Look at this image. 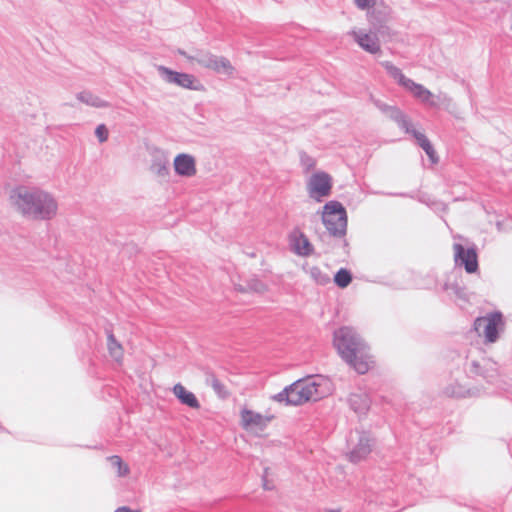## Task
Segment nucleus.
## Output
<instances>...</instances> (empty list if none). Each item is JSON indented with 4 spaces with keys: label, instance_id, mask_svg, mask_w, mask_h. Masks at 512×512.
<instances>
[{
    "label": "nucleus",
    "instance_id": "nucleus-1",
    "mask_svg": "<svg viewBox=\"0 0 512 512\" xmlns=\"http://www.w3.org/2000/svg\"><path fill=\"white\" fill-rule=\"evenodd\" d=\"M9 198L23 217L35 221H50L58 212L56 198L40 187L17 185L10 191Z\"/></svg>",
    "mask_w": 512,
    "mask_h": 512
},
{
    "label": "nucleus",
    "instance_id": "nucleus-2",
    "mask_svg": "<svg viewBox=\"0 0 512 512\" xmlns=\"http://www.w3.org/2000/svg\"><path fill=\"white\" fill-rule=\"evenodd\" d=\"M333 344L340 357L358 374H365L371 368L370 348L360 334L348 326L335 330Z\"/></svg>",
    "mask_w": 512,
    "mask_h": 512
},
{
    "label": "nucleus",
    "instance_id": "nucleus-3",
    "mask_svg": "<svg viewBox=\"0 0 512 512\" xmlns=\"http://www.w3.org/2000/svg\"><path fill=\"white\" fill-rule=\"evenodd\" d=\"M330 394L329 381L320 375L298 379L272 397L287 406H300L309 401H318Z\"/></svg>",
    "mask_w": 512,
    "mask_h": 512
},
{
    "label": "nucleus",
    "instance_id": "nucleus-4",
    "mask_svg": "<svg viewBox=\"0 0 512 512\" xmlns=\"http://www.w3.org/2000/svg\"><path fill=\"white\" fill-rule=\"evenodd\" d=\"M322 222L331 236L342 239V248L349 252L347 234L348 215L346 208L337 200L327 202L323 207Z\"/></svg>",
    "mask_w": 512,
    "mask_h": 512
},
{
    "label": "nucleus",
    "instance_id": "nucleus-5",
    "mask_svg": "<svg viewBox=\"0 0 512 512\" xmlns=\"http://www.w3.org/2000/svg\"><path fill=\"white\" fill-rule=\"evenodd\" d=\"M375 445V438L369 431L354 430L347 438L348 460L352 463H359L366 459Z\"/></svg>",
    "mask_w": 512,
    "mask_h": 512
},
{
    "label": "nucleus",
    "instance_id": "nucleus-6",
    "mask_svg": "<svg viewBox=\"0 0 512 512\" xmlns=\"http://www.w3.org/2000/svg\"><path fill=\"white\" fill-rule=\"evenodd\" d=\"M465 371L469 377H480L485 380L486 383L495 385L497 388H503V384H505L501 380L498 364L489 358L472 360L465 367Z\"/></svg>",
    "mask_w": 512,
    "mask_h": 512
},
{
    "label": "nucleus",
    "instance_id": "nucleus-7",
    "mask_svg": "<svg viewBox=\"0 0 512 512\" xmlns=\"http://www.w3.org/2000/svg\"><path fill=\"white\" fill-rule=\"evenodd\" d=\"M505 322L504 316L501 311H493L487 313L485 316L477 317L474 321V329L481 335L480 331L483 330V337L486 343H495L504 330Z\"/></svg>",
    "mask_w": 512,
    "mask_h": 512
},
{
    "label": "nucleus",
    "instance_id": "nucleus-8",
    "mask_svg": "<svg viewBox=\"0 0 512 512\" xmlns=\"http://www.w3.org/2000/svg\"><path fill=\"white\" fill-rule=\"evenodd\" d=\"M192 58L201 67L213 70L218 74L232 75L234 72V67L226 57L216 56L209 51L195 50Z\"/></svg>",
    "mask_w": 512,
    "mask_h": 512
},
{
    "label": "nucleus",
    "instance_id": "nucleus-9",
    "mask_svg": "<svg viewBox=\"0 0 512 512\" xmlns=\"http://www.w3.org/2000/svg\"><path fill=\"white\" fill-rule=\"evenodd\" d=\"M455 265L463 267L466 273L473 274L479 270L478 249L476 244L467 247L460 243L453 244Z\"/></svg>",
    "mask_w": 512,
    "mask_h": 512
},
{
    "label": "nucleus",
    "instance_id": "nucleus-10",
    "mask_svg": "<svg viewBox=\"0 0 512 512\" xmlns=\"http://www.w3.org/2000/svg\"><path fill=\"white\" fill-rule=\"evenodd\" d=\"M333 187V179L330 174L324 171L315 172L307 184L309 197L316 202H322L330 196Z\"/></svg>",
    "mask_w": 512,
    "mask_h": 512
},
{
    "label": "nucleus",
    "instance_id": "nucleus-11",
    "mask_svg": "<svg viewBox=\"0 0 512 512\" xmlns=\"http://www.w3.org/2000/svg\"><path fill=\"white\" fill-rule=\"evenodd\" d=\"M157 69L161 78L169 84H174L181 88L195 91H198L203 87L192 74L178 72L163 65L158 66Z\"/></svg>",
    "mask_w": 512,
    "mask_h": 512
},
{
    "label": "nucleus",
    "instance_id": "nucleus-12",
    "mask_svg": "<svg viewBox=\"0 0 512 512\" xmlns=\"http://www.w3.org/2000/svg\"><path fill=\"white\" fill-rule=\"evenodd\" d=\"M354 41L367 53L377 54L381 52L380 41L377 32H365L364 30H352L349 32Z\"/></svg>",
    "mask_w": 512,
    "mask_h": 512
},
{
    "label": "nucleus",
    "instance_id": "nucleus-13",
    "mask_svg": "<svg viewBox=\"0 0 512 512\" xmlns=\"http://www.w3.org/2000/svg\"><path fill=\"white\" fill-rule=\"evenodd\" d=\"M289 244L292 251L298 256L309 257L314 253L312 243L299 228H295L290 232Z\"/></svg>",
    "mask_w": 512,
    "mask_h": 512
},
{
    "label": "nucleus",
    "instance_id": "nucleus-14",
    "mask_svg": "<svg viewBox=\"0 0 512 512\" xmlns=\"http://www.w3.org/2000/svg\"><path fill=\"white\" fill-rule=\"evenodd\" d=\"M390 17V8L385 5H374L368 10V21L373 29L379 33L384 34L387 30V22Z\"/></svg>",
    "mask_w": 512,
    "mask_h": 512
},
{
    "label": "nucleus",
    "instance_id": "nucleus-15",
    "mask_svg": "<svg viewBox=\"0 0 512 512\" xmlns=\"http://www.w3.org/2000/svg\"><path fill=\"white\" fill-rule=\"evenodd\" d=\"M443 393L452 398H472L479 397L482 390L478 387H466L458 380H453L444 387Z\"/></svg>",
    "mask_w": 512,
    "mask_h": 512
},
{
    "label": "nucleus",
    "instance_id": "nucleus-16",
    "mask_svg": "<svg viewBox=\"0 0 512 512\" xmlns=\"http://www.w3.org/2000/svg\"><path fill=\"white\" fill-rule=\"evenodd\" d=\"M272 418L273 416H263L262 414L247 408H244L241 411L242 426L245 429L257 428L264 430Z\"/></svg>",
    "mask_w": 512,
    "mask_h": 512
},
{
    "label": "nucleus",
    "instance_id": "nucleus-17",
    "mask_svg": "<svg viewBox=\"0 0 512 512\" xmlns=\"http://www.w3.org/2000/svg\"><path fill=\"white\" fill-rule=\"evenodd\" d=\"M175 173L181 177H192L196 174L195 158L187 153H180L174 158Z\"/></svg>",
    "mask_w": 512,
    "mask_h": 512
},
{
    "label": "nucleus",
    "instance_id": "nucleus-18",
    "mask_svg": "<svg viewBox=\"0 0 512 512\" xmlns=\"http://www.w3.org/2000/svg\"><path fill=\"white\" fill-rule=\"evenodd\" d=\"M349 407L358 415H365L371 406V400L367 393H351L348 397Z\"/></svg>",
    "mask_w": 512,
    "mask_h": 512
},
{
    "label": "nucleus",
    "instance_id": "nucleus-19",
    "mask_svg": "<svg viewBox=\"0 0 512 512\" xmlns=\"http://www.w3.org/2000/svg\"><path fill=\"white\" fill-rule=\"evenodd\" d=\"M404 89L410 92L419 101L429 104L432 107L437 106V104L432 100L433 94L422 84L416 83L410 79Z\"/></svg>",
    "mask_w": 512,
    "mask_h": 512
},
{
    "label": "nucleus",
    "instance_id": "nucleus-20",
    "mask_svg": "<svg viewBox=\"0 0 512 512\" xmlns=\"http://www.w3.org/2000/svg\"><path fill=\"white\" fill-rule=\"evenodd\" d=\"M172 391L181 404L192 409L200 408V402L195 394L187 390L181 383L175 384Z\"/></svg>",
    "mask_w": 512,
    "mask_h": 512
},
{
    "label": "nucleus",
    "instance_id": "nucleus-21",
    "mask_svg": "<svg viewBox=\"0 0 512 512\" xmlns=\"http://www.w3.org/2000/svg\"><path fill=\"white\" fill-rule=\"evenodd\" d=\"M407 134L412 135L416 139L417 144L424 150L432 164L438 163L439 158L436 154V151L424 133L419 132L412 127L410 131L407 132Z\"/></svg>",
    "mask_w": 512,
    "mask_h": 512
},
{
    "label": "nucleus",
    "instance_id": "nucleus-22",
    "mask_svg": "<svg viewBox=\"0 0 512 512\" xmlns=\"http://www.w3.org/2000/svg\"><path fill=\"white\" fill-rule=\"evenodd\" d=\"M107 333V349L109 355L117 362L123 361L124 349L122 344L116 339L112 330L106 329Z\"/></svg>",
    "mask_w": 512,
    "mask_h": 512
},
{
    "label": "nucleus",
    "instance_id": "nucleus-23",
    "mask_svg": "<svg viewBox=\"0 0 512 512\" xmlns=\"http://www.w3.org/2000/svg\"><path fill=\"white\" fill-rule=\"evenodd\" d=\"M386 116L392 121H394L397 124V126L405 133L410 131V129L412 128V124L408 117L397 106L392 105L389 111L387 112Z\"/></svg>",
    "mask_w": 512,
    "mask_h": 512
},
{
    "label": "nucleus",
    "instance_id": "nucleus-24",
    "mask_svg": "<svg viewBox=\"0 0 512 512\" xmlns=\"http://www.w3.org/2000/svg\"><path fill=\"white\" fill-rule=\"evenodd\" d=\"M381 65L382 67L386 70V72L388 73V75L390 77H392L399 86L401 87H405L407 85V83L409 82L410 78L406 77L400 68H398L397 66H395L392 62L390 61H383L381 62Z\"/></svg>",
    "mask_w": 512,
    "mask_h": 512
},
{
    "label": "nucleus",
    "instance_id": "nucleus-25",
    "mask_svg": "<svg viewBox=\"0 0 512 512\" xmlns=\"http://www.w3.org/2000/svg\"><path fill=\"white\" fill-rule=\"evenodd\" d=\"M76 97H77V99L80 102L85 103L88 106H92V107H96V108H107V107H109V103L107 101H105V100L101 99L100 97L94 95L90 91L79 92L76 95Z\"/></svg>",
    "mask_w": 512,
    "mask_h": 512
},
{
    "label": "nucleus",
    "instance_id": "nucleus-26",
    "mask_svg": "<svg viewBox=\"0 0 512 512\" xmlns=\"http://www.w3.org/2000/svg\"><path fill=\"white\" fill-rule=\"evenodd\" d=\"M444 289L453 294L457 299H460L464 302L469 300L467 289L464 286H461L457 281H448L444 285Z\"/></svg>",
    "mask_w": 512,
    "mask_h": 512
},
{
    "label": "nucleus",
    "instance_id": "nucleus-27",
    "mask_svg": "<svg viewBox=\"0 0 512 512\" xmlns=\"http://www.w3.org/2000/svg\"><path fill=\"white\" fill-rule=\"evenodd\" d=\"M353 280L352 272L347 268H340L334 275L333 281L335 285L344 289L350 285Z\"/></svg>",
    "mask_w": 512,
    "mask_h": 512
},
{
    "label": "nucleus",
    "instance_id": "nucleus-28",
    "mask_svg": "<svg viewBox=\"0 0 512 512\" xmlns=\"http://www.w3.org/2000/svg\"><path fill=\"white\" fill-rule=\"evenodd\" d=\"M169 162L165 157H155L152 160L150 169L153 173L157 174L161 177H166L169 175Z\"/></svg>",
    "mask_w": 512,
    "mask_h": 512
},
{
    "label": "nucleus",
    "instance_id": "nucleus-29",
    "mask_svg": "<svg viewBox=\"0 0 512 512\" xmlns=\"http://www.w3.org/2000/svg\"><path fill=\"white\" fill-rule=\"evenodd\" d=\"M309 275L319 285H326L331 280L329 275L324 273L318 266H312L309 269Z\"/></svg>",
    "mask_w": 512,
    "mask_h": 512
},
{
    "label": "nucleus",
    "instance_id": "nucleus-30",
    "mask_svg": "<svg viewBox=\"0 0 512 512\" xmlns=\"http://www.w3.org/2000/svg\"><path fill=\"white\" fill-rule=\"evenodd\" d=\"M247 288L248 292H255L259 294H263L267 291V285L257 277H252L247 280Z\"/></svg>",
    "mask_w": 512,
    "mask_h": 512
},
{
    "label": "nucleus",
    "instance_id": "nucleus-31",
    "mask_svg": "<svg viewBox=\"0 0 512 512\" xmlns=\"http://www.w3.org/2000/svg\"><path fill=\"white\" fill-rule=\"evenodd\" d=\"M299 159L300 164L306 173L313 170L316 166V160L312 156L308 155L305 151L299 152Z\"/></svg>",
    "mask_w": 512,
    "mask_h": 512
},
{
    "label": "nucleus",
    "instance_id": "nucleus-32",
    "mask_svg": "<svg viewBox=\"0 0 512 512\" xmlns=\"http://www.w3.org/2000/svg\"><path fill=\"white\" fill-rule=\"evenodd\" d=\"M109 460L113 466L117 467V472L119 476L123 477L129 473L128 465L123 462L120 456L113 455L109 458Z\"/></svg>",
    "mask_w": 512,
    "mask_h": 512
},
{
    "label": "nucleus",
    "instance_id": "nucleus-33",
    "mask_svg": "<svg viewBox=\"0 0 512 512\" xmlns=\"http://www.w3.org/2000/svg\"><path fill=\"white\" fill-rule=\"evenodd\" d=\"M95 135L100 143H104L108 140L109 131L105 124H99L95 129Z\"/></svg>",
    "mask_w": 512,
    "mask_h": 512
},
{
    "label": "nucleus",
    "instance_id": "nucleus-34",
    "mask_svg": "<svg viewBox=\"0 0 512 512\" xmlns=\"http://www.w3.org/2000/svg\"><path fill=\"white\" fill-rule=\"evenodd\" d=\"M213 389V391L215 392V394L221 398V399H226L229 397L230 393L229 391L227 390L226 386L221 382H217L215 385H213L211 387Z\"/></svg>",
    "mask_w": 512,
    "mask_h": 512
},
{
    "label": "nucleus",
    "instance_id": "nucleus-35",
    "mask_svg": "<svg viewBox=\"0 0 512 512\" xmlns=\"http://www.w3.org/2000/svg\"><path fill=\"white\" fill-rule=\"evenodd\" d=\"M370 101L374 104V106L380 110L384 115L387 114V112L389 111V109L391 108L392 105H388L386 104L385 102H383L382 100L378 99V98H375L372 94L370 95Z\"/></svg>",
    "mask_w": 512,
    "mask_h": 512
},
{
    "label": "nucleus",
    "instance_id": "nucleus-36",
    "mask_svg": "<svg viewBox=\"0 0 512 512\" xmlns=\"http://www.w3.org/2000/svg\"><path fill=\"white\" fill-rule=\"evenodd\" d=\"M204 376H205V384L210 387H212L213 385H215L217 382L220 381L217 378L216 374L209 368H206L204 370Z\"/></svg>",
    "mask_w": 512,
    "mask_h": 512
},
{
    "label": "nucleus",
    "instance_id": "nucleus-37",
    "mask_svg": "<svg viewBox=\"0 0 512 512\" xmlns=\"http://www.w3.org/2000/svg\"><path fill=\"white\" fill-rule=\"evenodd\" d=\"M355 5L360 10H369L371 7H373L376 3L375 0H354Z\"/></svg>",
    "mask_w": 512,
    "mask_h": 512
},
{
    "label": "nucleus",
    "instance_id": "nucleus-38",
    "mask_svg": "<svg viewBox=\"0 0 512 512\" xmlns=\"http://www.w3.org/2000/svg\"><path fill=\"white\" fill-rule=\"evenodd\" d=\"M177 53H178L179 55H181V56L185 57L189 62H191V63H192V62H194V59H193V58H191V57H193V54H190V53L186 52V51H185V50H183V49H178V50H177Z\"/></svg>",
    "mask_w": 512,
    "mask_h": 512
},
{
    "label": "nucleus",
    "instance_id": "nucleus-39",
    "mask_svg": "<svg viewBox=\"0 0 512 512\" xmlns=\"http://www.w3.org/2000/svg\"><path fill=\"white\" fill-rule=\"evenodd\" d=\"M267 468L265 469V473H267ZM262 481H263V487L265 490H272L273 489V486L269 485L267 479H266V474H264L262 476Z\"/></svg>",
    "mask_w": 512,
    "mask_h": 512
},
{
    "label": "nucleus",
    "instance_id": "nucleus-40",
    "mask_svg": "<svg viewBox=\"0 0 512 512\" xmlns=\"http://www.w3.org/2000/svg\"><path fill=\"white\" fill-rule=\"evenodd\" d=\"M114 512H140L138 510H133L128 506H122L117 508Z\"/></svg>",
    "mask_w": 512,
    "mask_h": 512
},
{
    "label": "nucleus",
    "instance_id": "nucleus-41",
    "mask_svg": "<svg viewBox=\"0 0 512 512\" xmlns=\"http://www.w3.org/2000/svg\"><path fill=\"white\" fill-rule=\"evenodd\" d=\"M387 196H398V197H410L408 193L400 192V193H382Z\"/></svg>",
    "mask_w": 512,
    "mask_h": 512
},
{
    "label": "nucleus",
    "instance_id": "nucleus-42",
    "mask_svg": "<svg viewBox=\"0 0 512 512\" xmlns=\"http://www.w3.org/2000/svg\"><path fill=\"white\" fill-rule=\"evenodd\" d=\"M235 289H236L237 291L241 292V293H246V292H248L247 284H246L245 286L240 285V284H239V285H236V286H235Z\"/></svg>",
    "mask_w": 512,
    "mask_h": 512
},
{
    "label": "nucleus",
    "instance_id": "nucleus-43",
    "mask_svg": "<svg viewBox=\"0 0 512 512\" xmlns=\"http://www.w3.org/2000/svg\"><path fill=\"white\" fill-rule=\"evenodd\" d=\"M328 512H340V509H329Z\"/></svg>",
    "mask_w": 512,
    "mask_h": 512
},
{
    "label": "nucleus",
    "instance_id": "nucleus-44",
    "mask_svg": "<svg viewBox=\"0 0 512 512\" xmlns=\"http://www.w3.org/2000/svg\"><path fill=\"white\" fill-rule=\"evenodd\" d=\"M250 257H255V253H249L248 254Z\"/></svg>",
    "mask_w": 512,
    "mask_h": 512
},
{
    "label": "nucleus",
    "instance_id": "nucleus-45",
    "mask_svg": "<svg viewBox=\"0 0 512 512\" xmlns=\"http://www.w3.org/2000/svg\"><path fill=\"white\" fill-rule=\"evenodd\" d=\"M0 430H3V431L5 430V429H4V427H3L2 425H0Z\"/></svg>",
    "mask_w": 512,
    "mask_h": 512
}]
</instances>
